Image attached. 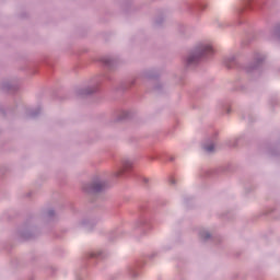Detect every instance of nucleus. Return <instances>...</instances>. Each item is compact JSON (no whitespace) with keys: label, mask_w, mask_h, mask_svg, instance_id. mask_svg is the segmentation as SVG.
I'll list each match as a JSON object with an SVG mask.
<instances>
[{"label":"nucleus","mask_w":280,"mask_h":280,"mask_svg":"<svg viewBox=\"0 0 280 280\" xmlns=\"http://www.w3.org/2000/svg\"><path fill=\"white\" fill-rule=\"evenodd\" d=\"M206 152H213V144H210L209 147H205Z\"/></svg>","instance_id":"3"},{"label":"nucleus","mask_w":280,"mask_h":280,"mask_svg":"<svg viewBox=\"0 0 280 280\" xmlns=\"http://www.w3.org/2000/svg\"><path fill=\"white\" fill-rule=\"evenodd\" d=\"M198 56H205V54H213V48L209 45L207 46H201L198 50H197Z\"/></svg>","instance_id":"1"},{"label":"nucleus","mask_w":280,"mask_h":280,"mask_svg":"<svg viewBox=\"0 0 280 280\" xmlns=\"http://www.w3.org/2000/svg\"><path fill=\"white\" fill-rule=\"evenodd\" d=\"M188 62H189V63L194 62V57H189V58H188Z\"/></svg>","instance_id":"5"},{"label":"nucleus","mask_w":280,"mask_h":280,"mask_svg":"<svg viewBox=\"0 0 280 280\" xmlns=\"http://www.w3.org/2000/svg\"><path fill=\"white\" fill-rule=\"evenodd\" d=\"M102 189V184H98V186H94V191H100Z\"/></svg>","instance_id":"4"},{"label":"nucleus","mask_w":280,"mask_h":280,"mask_svg":"<svg viewBox=\"0 0 280 280\" xmlns=\"http://www.w3.org/2000/svg\"><path fill=\"white\" fill-rule=\"evenodd\" d=\"M130 167H132V162L130 161H127L122 164L124 172L130 170Z\"/></svg>","instance_id":"2"}]
</instances>
